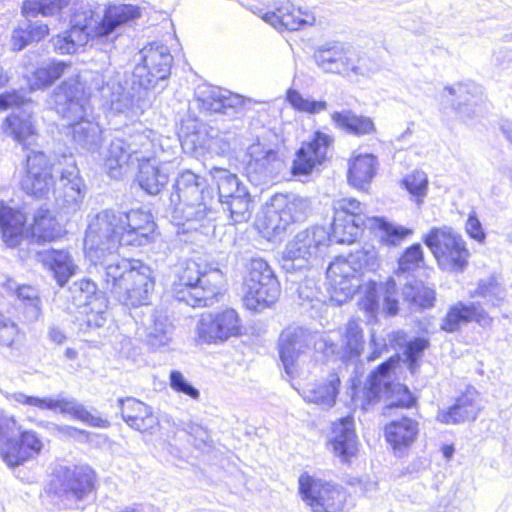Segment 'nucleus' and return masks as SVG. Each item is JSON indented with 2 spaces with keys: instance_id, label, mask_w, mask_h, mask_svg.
<instances>
[{
  "instance_id": "34",
  "label": "nucleus",
  "mask_w": 512,
  "mask_h": 512,
  "mask_svg": "<svg viewBox=\"0 0 512 512\" xmlns=\"http://www.w3.org/2000/svg\"><path fill=\"white\" fill-rule=\"evenodd\" d=\"M101 16L95 13L88 4H80L73 8L70 17V30L78 42L101 40Z\"/></svg>"
},
{
  "instance_id": "1",
  "label": "nucleus",
  "mask_w": 512,
  "mask_h": 512,
  "mask_svg": "<svg viewBox=\"0 0 512 512\" xmlns=\"http://www.w3.org/2000/svg\"><path fill=\"white\" fill-rule=\"evenodd\" d=\"M380 267L378 252L374 246H366L347 257H336L326 271L327 278L335 290L346 297L362 289L360 308L367 313L368 323H377L379 291L383 290L381 275H375Z\"/></svg>"
},
{
  "instance_id": "21",
  "label": "nucleus",
  "mask_w": 512,
  "mask_h": 512,
  "mask_svg": "<svg viewBox=\"0 0 512 512\" xmlns=\"http://www.w3.org/2000/svg\"><path fill=\"white\" fill-rule=\"evenodd\" d=\"M145 309L141 321L144 341L153 351L164 350L173 342L175 325L166 310L148 306Z\"/></svg>"
},
{
  "instance_id": "15",
  "label": "nucleus",
  "mask_w": 512,
  "mask_h": 512,
  "mask_svg": "<svg viewBox=\"0 0 512 512\" xmlns=\"http://www.w3.org/2000/svg\"><path fill=\"white\" fill-rule=\"evenodd\" d=\"M299 492L313 512H338L346 501V491L341 486L308 474L299 477Z\"/></svg>"
},
{
  "instance_id": "7",
  "label": "nucleus",
  "mask_w": 512,
  "mask_h": 512,
  "mask_svg": "<svg viewBox=\"0 0 512 512\" xmlns=\"http://www.w3.org/2000/svg\"><path fill=\"white\" fill-rule=\"evenodd\" d=\"M43 443L33 430H22L13 415L0 408V455L9 467H17L37 456Z\"/></svg>"
},
{
  "instance_id": "46",
  "label": "nucleus",
  "mask_w": 512,
  "mask_h": 512,
  "mask_svg": "<svg viewBox=\"0 0 512 512\" xmlns=\"http://www.w3.org/2000/svg\"><path fill=\"white\" fill-rule=\"evenodd\" d=\"M383 385L384 362L380 363L377 368L369 374L366 384L361 390V395L358 394L355 388H352L353 403L356 406L360 405L363 410H368L370 405L380 401Z\"/></svg>"
},
{
  "instance_id": "17",
  "label": "nucleus",
  "mask_w": 512,
  "mask_h": 512,
  "mask_svg": "<svg viewBox=\"0 0 512 512\" xmlns=\"http://www.w3.org/2000/svg\"><path fill=\"white\" fill-rule=\"evenodd\" d=\"M96 474L88 465L59 466L52 487L56 494L82 500L94 490Z\"/></svg>"
},
{
  "instance_id": "13",
  "label": "nucleus",
  "mask_w": 512,
  "mask_h": 512,
  "mask_svg": "<svg viewBox=\"0 0 512 512\" xmlns=\"http://www.w3.org/2000/svg\"><path fill=\"white\" fill-rule=\"evenodd\" d=\"M313 60L324 73L349 75H368L372 72L365 57L358 56L351 46L329 41L318 46L313 53Z\"/></svg>"
},
{
  "instance_id": "18",
  "label": "nucleus",
  "mask_w": 512,
  "mask_h": 512,
  "mask_svg": "<svg viewBox=\"0 0 512 512\" xmlns=\"http://www.w3.org/2000/svg\"><path fill=\"white\" fill-rule=\"evenodd\" d=\"M53 195L60 213L69 216L80 209L85 195V184L74 161L61 170Z\"/></svg>"
},
{
  "instance_id": "24",
  "label": "nucleus",
  "mask_w": 512,
  "mask_h": 512,
  "mask_svg": "<svg viewBox=\"0 0 512 512\" xmlns=\"http://www.w3.org/2000/svg\"><path fill=\"white\" fill-rule=\"evenodd\" d=\"M121 132L126 134L125 140L133 162L141 164L152 161L163 153L156 132L143 128L140 123L126 126Z\"/></svg>"
},
{
  "instance_id": "55",
  "label": "nucleus",
  "mask_w": 512,
  "mask_h": 512,
  "mask_svg": "<svg viewBox=\"0 0 512 512\" xmlns=\"http://www.w3.org/2000/svg\"><path fill=\"white\" fill-rule=\"evenodd\" d=\"M240 193L242 195L234 198L231 202H225V205L221 206L223 211L228 213L233 224L245 223L252 215L253 201L249 191L240 189Z\"/></svg>"
},
{
  "instance_id": "10",
  "label": "nucleus",
  "mask_w": 512,
  "mask_h": 512,
  "mask_svg": "<svg viewBox=\"0 0 512 512\" xmlns=\"http://www.w3.org/2000/svg\"><path fill=\"white\" fill-rule=\"evenodd\" d=\"M423 242L443 271L461 273L466 269L470 252L463 237L451 227L432 228Z\"/></svg>"
},
{
  "instance_id": "5",
  "label": "nucleus",
  "mask_w": 512,
  "mask_h": 512,
  "mask_svg": "<svg viewBox=\"0 0 512 512\" xmlns=\"http://www.w3.org/2000/svg\"><path fill=\"white\" fill-rule=\"evenodd\" d=\"M26 217L17 210L0 203V232L3 242L10 248L21 245L23 241L52 242L63 235L62 225L53 213L44 207H40L34 215V223L29 237L26 230Z\"/></svg>"
},
{
  "instance_id": "50",
  "label": "nucleus",
  "mask_w": 512,
  "mask_h": 512,
  "mask_svg": "<svg viewBox=\"0 0 512 512\" xmlns=\"http://www.w3.org/2000/svg\"><path fill=\"white\" fill-rule=\"evenodd\" d=\"M361 233L360 222L352 216L333 215L331 224V242L337 244H352Z\"/></svg>"
},
{
  "instance_id": "61",
  "label": "nucleus",
  "mask_w": 512,
  "mask_h": 512,
  "mask_svg": "<svg viewBox=\"0 0 512 512\" xmlns=\"http://www.w3.org/2000/svg\"><path fill=\"white\" fill-rule=\"evenodd\" d=\"M429 346V341L425 338H414L409 340L403 355L405 357L404 362L407 363L408 369L414 373L417 367V361L422 356L425 349Z\"/></svg>"
},
{
  "instance_id": "33",
  "label": "nucleus",
  "mask_w": 512,
  "mask_h": 512,
  "mask_svg": "<svg viewBox=\"0 0 512 512\" xmlns=\"http://www.w3.org/2000/svg\"><path fill=\"white\" fill-rule=\"evenodd\" d=\"M2 129L6 136L11 137L27 150L36 142L38 136L32 115L25 110L13 111L9 114L2 124Z\"/></svg>"
},
{
  "instance_id": "35",
  "label": "nucleus",
  "mask_w": 512,
  "mask_h": 512,
  "mask_svg": "<svg viewBox=\"0 0 512 512\" xmlns=\"http://www.w3.org/2000/svg\"><path fill=\"white\" fill-rule=\"evenodd\" d=\"M7 289L16 297L17 308L27 323L37 322L42 316V300L39 290L31 285H19L13 280L6 283Z\"/></svg>"
},
{
  "instance_id": "57",
  "label": "nucleus",
  "mask_w": 512,
  "mask_h": 512,
  "mask_svg": "<svg viewBox=\"0 0 512 512\" xmlns=\"http://www.w3.org/2000/svg\"><path fill=\"white\" fill-rule=\"evenodd\" d=\"M209 175L217 187L218 198H227L233 191H237L238 185L242 183L236 174L219 166H212Z\"/></svg>"
},
{
  "instance_id": "63",
  "label": "nucleus",
  "mask_w": 512,
  "mask_h": 512,
  "mask_svg": "<svg viewBox=\"0 0 512 512\" xmlns=\"http://www.w3.org/2000/svg\"><path fill=\"white\" fill-rule=\"evenodd\" d=\"M423 261V251L420 244H413L405 250L398 260V272L414 271Z\"/></svg>"
},
{
  "instance_id": "12",
  "label": "nucleus",
  "mask_w": 512,
  "mask_h": 512,
  "mask_svg": "<svg viewBox=\"0 0 512 512\" xmlns=\"http://www.w3.org/2000/svg\"><path fill=\"white\" fill-rule=\"evenodd\" d=\"M138 63L132 71V87H144L148 92L168 79L173 63L169 48L153 42L144 46L138 53Z\"/></svg>"
},
{
  "instance_id": "41",
  "label": "nucleus",
  "mask_w": 512,
  "mask_h": 512,
  "mask_svg": "<svg viewBox=\"0 0 512 512\" xmlns=\"http://www.w3.org/2000/svg\"><path fill=\"white\" fill-rule=\"evenodd\" d=\"M75 321L80 331L99 328L106 323L108 301L105 296H99L88 303L77 304Z\"/></svg>"
},
{
  "instance_id": "40",
  "label": "nucleus",
  "mask_w": 512,
  "mask_h": 512,
  "mask_svg": "<svg viewBox=\"0 0 512 512\" xmlns=\"http://www.w3.org/2000/svg\"><path fill=\"white\" fill-rule=\"evenodd\" d=\"M140 16V8L132 4L109 5L101 16V40L113 39L114 31L122 24Z\"/></svg>"
},
{
  "instance_id": "26",
  "label": "nucleus",
  "mask_w": 512,
  "mask_h": 512,
  "mask_svg": "<svg viewBox=\"0 0 512 512\" xmlns=\"http://www.w3.org/2000/svg\"><path fill=\"white\" fill-rule=\"evenodd\" d=\"M123 224V246H144L154 238L156 224L149 212L141 209L124 212Z\"/></svg>"
},
{
  "instance_id": "47",
  "label": "nucleus",
  "mask_w": 512,
  "mask_h": 512,
  "mask_svg": "<svg viewBox=\"0 0 512 512\" xmlns=\"http://www.w3.org/2000/svg\"><path fill=\"white\" fill-rule=\"evenodd\" d=\"M331 120L336 127L356 136L370 134L375 129L374 123L369 117L357 115L351 110L334 112L331 115Z\"/></svg>"
},
{
  "instance_id": "49",
  "label": "nucleus",
  "mask_w": 512,
  "mask_h": 512,
  "mask_svg": "<svg viewBox=\"0 0 512 512\" xmlns=\"http://www.w3.org/2000/svg\"><path fill=\"white\" fill-rule=\"evenodd\" d=\"M70 65L63 61H49L39 66L28 79L31 90H37L53 84L64 75Z\"/></svg>"
},
{
  "instance_id": "20",
  "label": "nucleus",
  "mask_w": 512,
  "mask_h": 512,
  "mask_svg": "<svg viewBox=\"0 0 512 512\" xmlns=\"http://www.w3.org/2000/svg\"><path fill=\"white\" fill-rule=\"evenodd\" d=\"M251 10L278 31H295L315 23L311 13L302 11L286 0L275 1L270 9L255 6Z\"/></svg>"
},
{
  "instance_id": "9",
  "label": "nucleus",
  "mask_w": 512,
  "mask_h": 512,
  "mask_svg": "<svg viewBox=\"0 0 512 512\" xmlns=\"http://www.w3.org/2000/svg\"><path fill=\"white\" fill-rule=\"evenodd\" d=\"M123 219V211L104 209L90 220L84 239L87 259H99L103 250L113 251L123 246Z\"/></svg>"
},
{
  "instance_id": "62",
  "label": "nucleus",
  "mask_w": 512,
  "mask_h": 512,
  "mask_svg": "<svg viewBox=\"0 0 512 512\" xmlns=\"http://www.w3.org/2000/svg\"><path fill=\"white\" fill-rule=\"evenodd\" d=\"M20 328L11 318L0 312V345L15 349Z\"/></svg>"
},
{
  "instance_id": "32",
  "label": "nucleus",
  "mask_w": 512,
  "mask_h": 512,
  "mask_svg": "<svg viewBox=\"0 0 512 512\" xmlns=\"http://www.w3.org/2000/svg\"><path fill=\"white\" fill-rule=\"evenodd\" d=\"M478 392L468 387L457 399L455 404L447 410L438 412L437 420L444 424H458L465 421H474L480 412Z\"/></svg>"
},
{
  "instance_id": "52",
  "label": "nucleus",
  "mask_w": 512,
  "mask_h": 512,
  "mask_svg": "<svg viewBox=\"0 0 512 512\" xmlns=\"http://www.w3.org/2000/svg\"><path fill=\"white\" fill-rule=\"evenodd\" d=\"M71 0H24L21 13L25 18L59 16L62 18L63 10L70 5Z\"/></svg>"
},
{
  "instance_id": "48",
  "label": "nucleus",
  "mask_w": 512,
  "mask_h": 512,
  "mask_svg": "<svg viewBox=\"0 0 512 512\" xmlns=\"http://www.w3.org/2000/svg\"><path fill=\"white\" fill-rule=\"evenodd\" d=\"M364 348L363 331L359 322L351 319L347 322L343 334L342 359L345 362H354L361 355Z\"/></svg>"
},
{
  "instance_id": "3",
  "label": "nucleus",
  "mask_w": 512,
  "mask_h": 512,
  "mask_svg": "<svg viewBox=\"0 0 512 512\" xmlns=\"http://www.w3.org/2000/svg\"><path fill=\"white\" fill-rule=\"evenodd\" d=\"M122 78L119 71L108 67L102 71L84 74L83 82L87 86L88 94L97 92L102 106L111 113L131 119L139 117L150 106L149 92L138 85L133 89L132 74L129 88L122 84Z\"/></svg>"
},
{
  "instance_id": "11",
  "label": "nucleus",
  "mask_w": 512,
  "mask_h": 512,
  "mask_svg": "<svg viewBox=\"0 0 512 512\" xmlns=\"http://www.w3.org/2000/svg\"><path fill=\"white\" fill-rule=\"evenodd\" d=\"M280 293V283L270 265L262 258H251L243 297L246 308L261 311L274 304Z\"/></svg>"
},
{
  "instance_id": "37",
  "label": "nucleus",
  "mask_w": 512,
  "mask_h": 512,
  "mask_svg": "<svg viewBox=\"0 0 512 512\" xmlns=\"http://www.w3.org/2000/svg\"><path fill=\"white\" fill-rule=\"evenodd\" d=\"M37 257L53 273L59 286H64L75 273L76 265L67 251L51 249L37 252Z\"/></svg>"
},
{
  "instance_id": "53",
  "label": "nucleus",
  "mask_w": 512,
  "mask_h": 512,
  "mask_svg": "<svg viewBox=\"0 0 512 512\" xmlns=\"http://www.w3.org/2000/svg\"><path fill=\"white\" fill-rule=\"evenodd\" d=\"M275 205L282 207L290 219V224L304 221L311 213V201L298 195H276Z\"/></svg>"
},
{
  "instance_id": "27",
  "label": "nucleus",
  "mask_w": 512,
  "mask_h": 512,
  "mask_svg": "<svg viewBox=\"0 0 512 512\" xmlns=\"http://www.w3.org/2000/svg\"><path fill=\"white\" fill-rule=\"evenodd\" d=\"M328 447L342 463H350L358 453V440L351 417H344L332 424Z\"/></svg>"
},
{
  "instance_id": "44",
  "label": "nucleus",
  "mask_w": 512,
  "mask_h": 512,
  "mask_svg": "<svg viewBox=\"0 0 512 512\" xmlns=\"http://www.w3.org/2000/svg\"><path fill=\"white\" fill-rule=\"evenodd\" d=\"M137 180L146 193L156 195L167 185L169 175L165 168L154 159L139 164Z\"/></svg>"
},
{
  "instance_id": "51",
  "label": "nucleus",
  "mask_w": 512,
  "mask_h": 512,
  "mask_svg": "<svg viewBox=\"0 0 512 512\" xmlns=\"http://www.w3.org/2000/svg\"><path fill=\"white\" fill-rule=\"evenodd\" d=\"M402 298L408 303L411 311H421L434 306L436 293L421 283L408 284L402 289Z\"/></svg>"
},
{
  "instance_id": "22",
  "label": "nucleus",
  "mask_w": 512,
  "mask_h": 512,
  "mask_svg": "<svg viewBox=\"0 0 512 512\" xmlns=\"http://www.w3.org/2000/svg\"><path fill=\"white\" fill-rule=\"evenodd\" d=\"M248 156L245 173L248 180L255 185L273 178L282 165L278 151L261 143L252 144L248 149Z\"/></svg>"
},
{
  "instance_id": "56",
  "label": "nucleus",
  "mask_w": 512,
  "mask_h": 512,
  "mask_svg": "<svg viewBox=\"0 0 512 512\" xmlns=\"http://www.w3.org/2000/svg\"><path fill=\"white\" fill-rule=\"evenodd\" d=\"M401 185L410 194L417 207L420 208L428 193L429 181L427 174L424 171L415 170L402 178Z\"/></svg>"
},
{
  "instance_id": "30",
  "label": "nucleus",
  "mask_w": 512,
  "mask_h": 512,
  "mask_svg": "<svg viewBox=\"0 0 512 512\" xmlns=\"http://www.w3.org/2000/svg\"><path fill=\"white\" fill-rule=\"evenodd\" d=\"M472 321L486 327L491 324L492 319L479 304L457 302L449 308L442 319L441 329L453 333L458 331L462 324Z\"/></svg>"
},
{
  "instance_id": "28",
  "label": "nucleus",
  "mask_w": 512,
  "mask_h": 512,
  "mask_svg": "<svg viewBox=\"0 0 512 512\" xmlns=\"http://www.w3.org/2000/svg\"><path fill=\"white\" fill-rule=\"evenodd\" d=\"M202 107L210 112L231 115L242 111L244 99L239 94L215 86H204L197 92Z\"/></svg>"
},
{
  "instance_id": "38",
  "label": "nucleus",
  "mask_w": 512,
  "mask_h": 512,
  "mask_svg": "<svg viewBox=\"0 0 512 512\" xmlns=\"http://www.w3.org/2000/svg\"><path fill=\"white\" fill-rule=\"evenodd\" d=\"M340 378L336 373H330L325 381L312 384L303 389V399L314 403L322 409H330L335 403L339 393Z\"/></svg>"
},
{
  "instance_id": "36",
  "label": "nucleus",
  "mask_w": 512,
  "mask_h": 512,
  "mask_svg": "<svg viewBox=\"0 0 512 512\" xmlns=\"http://www.w3.org/2000/svg\"><path fill=\"white\" fill-rule=\"evenodd\" d=\"M444 91L455 97L452 102L454 109L462 118H470L482 100V88L472 81L459 82L446 86Z\"/></svg>"
},
{
  "instance_id": "54",
  "label": "nucleus",
  "mask_w": 512,
  "mask_h": 512,
  "mask_svg": "<svg viewBox=\"0 0 512 512\" xmlns=\"http://www.w3.org/2000/svg\"><path fill=\"white\" fill-rule=\"evenodd\" d=\"M290 219L282 207L275 205V196L272 198L270 207L265 212L260 225L268 236H280L291 225Z\"/></svg>"
},
{
  "instance_id": "4",
  "label": "nucleus",
  "mask_w": 512,
  "mask_h": 512,
  "mask_svg": "<svg viewBox=\"0 0 512 512\" xmlns=\"http://www.w3.org/2000/svg\"><path fill=\"white\" fill-rule=\"evenodd\" d=\"M170 194L172 220L177 226H187V230H198L213 219V211L208 207L205 193L206 182L190 170L181 172L176 178Z\"/></svg>"
},
{
  "instance_id": "64",
  "label": "nucleus",
  "mask_w": 512,
  "mask_h": 512,
  "mask_svg": "<svg viewBox=\"0 0 512 512\" xmlns=\"http://www.w3.org/2000/svg\"><path fill=\"white\" fill-rule=\"evenodd\" d=\"M26 172L32 175L42 172L52 173V164L44 152L31 149L26 155Z\"/></svg>"
},
{
  "instance_id": "31",
  "label": "nucleus",
  "mask_w": 512,
  "mask_h": 512,
  "mask_svg": "<svg viewBox=\"0 0 512 512\" xmlns=\"http://www.w3.org/2000/svg\"><path fill=\"white\" fill-rule=\"evenodd\" d=\"M121 416L125 423L139 432H152L158 426V418L153 414L152 408L144 402L128 397L118 399Z\"/></svg>"
},
{
  "instance_id": "43",
  "label": "nucleus",
  "mask_w": 512,
  "mask_h": 512,
  "mask_svg": "<svg viewBox=\"0 0 512 512\" xmlns=\"http://www.w3.org/2000/svg\"><path fill=\"white\" fill-rule=\"evenodd\" d=\"M376 174V158L371 154L358 155L349 162L348 183L362 191H367Z\"/></svg>"
},
{
  "instance_id": "2",
  "label": "nucleus",
  "mask_w": 512,
  "mask_h": 512,
  "mask_svg": "<svg viewBox=\"0 0 512 512\" xmlns=\"http://www.w3.org/2000/svg\"><path fill=\"white\" fill-rule=\"evenodd\" d=\"M102 251L99 259H88L102 273L105 289L124 306L146 304L154 288L152 270L139 260L121 259L117 252Z\"/></svg>"
},
{
  "instance_id": "19",
  "label": "nucleus",
  "mask_w": 512,
  "mask_h": 512,
  "mask_svg": "<svg viewBox=\"0 0 512 512\" xmlns=\"http://www.w3.org/2000/svg\"><path fill=\"white\" fill-rule=\"evenodd\" d=\"M48 104L68 121L83 118L86 116L87 104L83 83L77 78L63 81L54 89Z\"/></svg>"
},
{
  "instance_id": "6",
  "label": "nucleus",
  "mask_w": 512,
  "mask_h": 512,
  "mask_svg": "<svg viewBox=\"0 0 512 512\" xmlns=\"http://www.w3.org/2000/svg\"><path fill=\"white\" fill-rule=\"evenodd\" d=\"M224 275L220 269L202 271L200 265L192 260L181 264L172 284L174 298L191 307L212 305L220 293Z\"/></svg>"
},
{
  "instance_id": "25",
  "label": "nucleus",
  "mask_w": 512,
  "mask_h": 512,
  "mask_svg": "<svg viewBox=\"0 0 512 512\" xmlns=\"http://www.w3.org/2000/svg\"><path fill=\"white\" fill-rule=\"evenodd\" d=\"M334 139L331 135L316 131L311 140L304 142L293 161L294 175H308L316 165L321 164L328 154Z\"/></svg>"
},
{
  "instance_id": "39",
  "label": "nucleus",
  "mask_w": 512,
  "mask_h": 512,
  "mask_svg": "<svg viewBox=\"0 0 512 512\" xmlns=\"http://www.w3.org/2000/svg\"><path fill=\"white\" fill-rule=\"evenodd\" d=\"M400 360L398 354L386 360V416L393 408H411L416 404V398L406 385L388 382L390 372Z\"/></svg>"
},
{
  "instance_id": "23",
  "label": "nucleus",
  "mask_w": 512,
  "mask_h": 512,
  "mask_svg": "<svg viewBox=\"0 0 512 512\" xmlns=\"http://www.w3.org/2000/svg\"><path fill=\"white\" fill-rule=\"evenodd\" d=\"M312 339V333L300 326H289L282 331L278 349L287 375L292 376L295 373L297 362L300 356L309 349Z\"/></svg>"
},
{
  "instance_id": "59",
  "label": "nucleus",
  "mask_w": 512,
  "mask_h": 512,
  "mask_svg": "<svg viewBox=\"0 0 512 512\" xmlns=\"http://www.w3.org/2000/svg\"><path fill=\"white\" fill-rule=\"evenodd\" d=\"M286 100L295 110L308 114H319L328 108L326 101L304 98L299 91L292 88L287 90Z\"/></svg>"
},
{
  "instance_id": "29",
  "label": "nucleus",
  "mask_w": 512,
  "mask_h": 512,
  "mask_svg": "<svg viewBox=\"0 0 512 512\" xmlns=\"http://www.w3.org/2000/svg\"><path fill=\"white\" fill-rule=\"evenodd\" d=\"M419 433V423L410 418L402 417L386 424V442L391 446L396 457L407 456Z\"/></svg>"
},
{
  "instance_id": "45",
  "label": "nucleus",
  "mask_w": 512,
  "mask_h": 512,
  "mask_svg": "<svg viewBox=\"0 0 512 512\" xmlns=\"http://www.w3.org/2000/svg\"><path fill=\"white\" fill-rule=\"evenodd\" d=\"M125 135L118 131L110 140L105 155V166L113 178L120 176L122 167L134 163L126 144Z\"/></svg>"
},
{
  "instance_id": "14",
  "label": "nucleus",
  "mask_w": 512,
  "mask_h": 512,
  "mask_svg": "<svg viewBox=\"0 0 512 512\" xmlns=\"http://www.w3.org/2000/svg\"><path fill=\"white\" fill-rule=\"evenodd\" d=\"M9 399L22 405L35 407L41 411L50 410L60 412L61 414H68L74 419L92 427L108 428L111 425L107 419L91 414L83 404L73 397H38L29 396L22 392H15L9 396Z\"/></svg>"
},
{
  "instance_id": "8",
  "label": "nucleus",
  "mask_w": 512,
  "mask_h": 512,
  "mask_svg": "<svg viewBox=\"0 0 512 512\" xmlns=\"http://www.w3.org/2000/svg\"><path fill=\"white\" fill-rule=\"evenodd\" d=\"M330 243V232L322 226H312L298 232L283 251L282 269L293 273L307 268L326 254Z\"/></svg>"
},
{
  "instance_id": "60",
  "label": "nucleus",
  "mask_w": 512,
  "mask_h": 512,
  "mask_svg": "<svg viewBox=\"0 0 512 512\" xmlns=\"http://www.w3.org/2000/svg\"><path fill=\"white\" fill-rule=\"evenodd\" d=\"M234 135L230 132H219L211 129L208 132L206 147L212 153L223 155L230 151Z\"/></svg>"
},
{
  "instance_id": "16",
  "label": "nucleus",
  "mask_w": 512,
  "mask_h": 512,
  "mask_svg": "<svg viewBox=\"0 0 512 512\" xmlns=\"http://www.w3.org/2000/svg\"><path fill=\"white\" fill-rule=\"evenodd\" d=\"M195 330L202 343L219 344L241 334V320L234 309L203 313Z\"/></svg>"
},
{
  "instance_id": "42",
  "label": "nucleus",
  "mask_w": 512,
  "mask_h": 512,
  "mask_svg": "<svg viewBox=\"0 0 512 512\" xmlns=\"http://www.w3.org/2000/svg\"><path fill=\"white\" fill-rule=\"evenodd\" d=\"M73 141L82 149L96 152L102 143V130L98 123L83 118L69 120Z\"/></svg>"
},
{
  "instance_id": "58",
  "label": "nucleus",
  "mask_w": 512,
  "mask_h": 512,
  "mask_svg": "<svg viewBox=\"0 0 512 512\" xmlns=\"http://www.w3.org/2000/svg\"><path fill=\"white\" fill-rule=\"evenodd\" d=\"M22 189L36 198H45L51 187L55 185L53 175L50 172H42L37 175L26 174L22 180Z\"/></svg>"
}]
</instances>
